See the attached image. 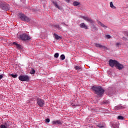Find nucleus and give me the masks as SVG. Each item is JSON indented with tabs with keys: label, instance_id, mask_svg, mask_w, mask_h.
Instances as JSON below:
<instances>
[{
	"label": "nucleus",
	"instance_id": "nucleus-19",
	"mask_svg": "<svg viewBox=\"0 0 128 128\" xmlns=\"http://www.w3.org/2000/svg\"><path fill=\"white\" fill-rule=\"evenodd\" d=\"M74 70H78V72H82V66H76L74 67Z\"/></svg>",
	"mask_w": 128,
	"mask_h": 128
},
{
	"label": "nucleus",
	"instance_id": "nucleus-39",
	"mask_svg": "<svg viewBox=\"0 0 128 128\" xmlns=\"http://www.w3.org/2000/svg\"><path fill=\"white\" fill-rule=\"evenodd\" d=\"M61 24H64V26H68L66 24V22H62Z\"/></svg>",
	"mask_w": 128,
	"mask_h": 128
},
{
	"label": "nucleus",
	"instance_id": "nucleus-32",
	"mask_svg": "<svg viewBox=\"0 0 128 128\" xmlns=\"http://www.w3.org/2000/svg\"><path fill=\"white\" fill-rule=\"evenodd\" d=\"M58 56H60V54H58V52L54 54V58H58Z\"/></svg>",
	"mask_w": 128,
	"mask_h": 128
},
{
	"label": "nucleus",
	"instance_id": "nucleus-34",
	"mask_svg": "<svg viewBox=\"0 0 128 128\" xmlns=\"http://www.w3.org/2000/svg\"><path fill=\"white\" fill-rule=\"evenodd\" d=\"M70 104L72 106H78L79 104H74V102H70Z\"/></svg>",
	"mask_w": 128,
	"mask_h": 128
},
{
	"label": "nucleus",
	"instance_id": "nucleus-14",
	"mask_svg": "<svg viewBox=\"0 0 128 128\" xmlns=\"http://www.w3.org/2000/svg\"><path fill=\"white\" fill-rule=\"evenodd\" d=\"M52 2L54 6H55L56 8H58V10H62V7L58 6V2H56V1L52 0Z\"/></svg>",
	"mask_w": 128,
	"mask_h": 128
},
{
	"label": "nucleus",
	"instance_id": "nucleus-37",
	"mask_svg": "<svg viewBox=\"0 0 128 128\" xmlns=\"http://www.w3.org/2000/svg\"><path fill=\"white\" fill-rule=\"evenodd\" d=\"M120 42H117L116 44V46H120Z\"/></svg>",
	"mask_w": 128,
	"mask_h": 128
},
{
	"label": "nucleus",
	"instance_id": "nucleus-28",
	"mask_svg": "<svg viewBox=\"0 0 128 128\" xmlns=\"http://www.w3.org/2000/svg\"><path fill=\"white\" fill-rule=\"evenodd\" d=\"M66 59V56H64V54H62L60 55V60H64Z\"/></svg>",
	"mask_w": 128,
	"mask_h": 128
},
{
	"label": "nucleus",
	"instance_id": "nucleus-24",
	"mask_svg": "<svg viewBox=\"0 0 128 128\" xmlns=\"http://www.w3.org/2000/svg\"><path fill=\"white\" fill-rule=\"evenodd\" d=\"M98 24H100L102 28H107L108 26H106V25H104V24L102 23V22L98 21Z\"/></svg>",
	"mask_w": 128,
	"mask_h": 128
},
{
	"label": "nucleus",
	"instance_id": "nucleus-41",
	"mask_svg": "<svg viewBox=\"0 0 128 128\" xmlns=\"http://www.w3.org/2000/svg\"><path fill=\"white\" fill-rule=\"evenodd\" d=\"M74 104H78L74 103Z\"/></svg>",
	"mask_w": 128,
	"mask_h": 128
},
{
	"label": "nucleus",
	"instance_id": "nucleus-30",
	"mask_svg": "<svg viewBox=\"0 0 128 128\" xmlns=\"http://www.w3.org/2000/svg\"><path fill=\"white\" fill-rule=\"evenodd\" d=\"M102 104H108L110 101H108V100H104L102 102Z\"/></svg>",
	"mask_w": 128,
	"mask_h": 128
},
{
	"label": "nucleus",
	"instance_id": "nucleus-13",
	"mask_svg": "<svg viewBox=\"0 0 128 128\" xmlns=\"http://www.w3.org/2000/svg\"><path fill=\"white\" fill-rule=\"evenodd\" d=\"M12 44L13 46H16V48L17 50H22V48H24V46H22V44H18L16 42H13Z\"/></svg>",
	"mask_w": 128,
	"mask_h": 128
},
{
	"label": "nucleus",
	"instance_id": "nucleus-35",
	"mask_svg": "<svg viewBox=\"0 0 128 128\" xmlns=\"http://www.w3.org/2000/svg\"><path fill=\"white\" fill-rule=\"evenodd\" d=\"M106 38H112V36H110V35H108V34H106Z\"/></svg>",
	"mask_w": 128,
	"mask_h": 128
},
{
	"label": "nucleus",
	"instance_id": "nucleus-36",
	"mask_svg": "<svg viewBox=\"0 0 128 128\" xmlns=\"http://www.w3.org/2000/svg\"><path fill=\"white\" fill-rule=\"evenodd\" d=\"M4 78V74H0V80H2Z\"/></svg>",
	"mask_w": 128,
	"mask_h": 128
},
{
	"label": "nucleus",
	"instance_id": "nucleus-18",
	"mask_svg": "<svg viewBox=\"0 0 128 128\" xmlns=\"http://www.w3.org/2000/svg\"><path fill=\"white\" fill-rule=\"evenodd\" d=\"M108 94L110 96H112L114 94V89L112 87H110L108 88Z\"/></svg>",
	"mask_w": 128,
	"mask_h": 128
},
{
	"label": "nucleus",
	"instance_id": "nucleus-26",
	"mask_svg": "<svg viewBox=\"0 0 128 128\" xmlns=\"http://www.w3.org/2000/svg\"><path fill=\"white\" fill-rule=\"evenodd\" d=\"M110 8H114V10H116V7L114 6V4H112V2H110Z\"/></svg>",
	"mask_w": 128,
	"mask_h": 128
},
{
	"label": "nucleus",
	"instance_id": "nucleus-12",
	"mask_svg": "<svg viewBox=\"0 0 128 128\" xmlns=\"http://www.w3.org/2000/svg\"><path fill=\"white\" fill-rule=\"evenodd\" d=\"M94 44L96 48H104V50H109L108 48V47L106 46H102L98 43H95Z\"/></svg>",
	"mask_w": 128,
	"mask_h": 128
},
{
	"label": "nucleus",
	"instance_id": "nucleus-10",
	"mask_svg": "<svg viewBox=\"0 0 128 128\" xmlns=\"http://www.w3.org/2000/svg\"><path fill=\"white\" fill-rule=\"evenodd\" d=\"M126 105H124V106H122V104H118L114 107V110H124V108H126Z\"/></svg>",
	"mask_w": 128,
	"mask_h": 128
},
{
	"label": "nucleus",
	"instance_id": "nucleus-11",
	"mask_svg": "<svg viewBox=\"0 0 128 128\" xmlns=\"http://www.w3.org/2000/svg\"><path fill=\"white\" fill-rule=\"evenodd\" d=\"M52 126H62V120H53L52 122Z\"/></svg>",
	"mask_w": 128,
	"mask_h": 128
},
{
	"label": "nucleus",
	"instance_id": "nucleus-22",
	"mask_svg": "<svg viewBox=\"0 0 128 128\" xmlns=\"http://www.w3.org/2000/svg\"><path fill=\"white\" fill-rule=\"evenodd\" d=\"M80 2L77 1H75L72 3V5L74 6H80Z\"/></svg>",
	"mask_w": 128,
	"mask_h": 128
},
{
	"label": "nucleus",
	"instance_id": "nucleus-6",
	"mask_svg": "<svg viewBox=\"0 0 128 128\" xmlns=\"http://www.w3.org/2000/svg\"><path fill=\"white\" fill-rule=\"evenodd\" d=\"M80 18H83V20H84L86 22H90V24H92V26L96 24V21H94V20L91 19L88 17L80 16Z\"/></svg>",
	"mask_w": 128,
	"mask_h": 128
},
{
	"label": "nucleus",
	"instance_id": "nucleus-7",
	"mask_svg": "<svg viewBox=\"0 0 128 128\" xmlns=\"http://www.w3.org/2000/svg\"><path fill=\"white\" fill-rule=\"evenodd\" d=\"M118 62V61L116 60L110 59L108 60V66L111 68H114V67L116 68Z\"/></svg>",
	"mask_w": 128,
	"mask_h": 128
},
{
	"label": "nucleus",
	"instance_id": "nucleus-31",
	"mask_svg": "<svg viewBox=\"0 0 128 128\" xmlns=\"http://www.w3.org/2000/svg\"><path fill=\"white\" fill-rule=\"evenodd\" d=\"M117 118H118V120H122L124 119V117L123 116H118Z\"/></svg>",
	"mask_w": 128,
	"mask_h": 128
},
{
	"label": "nucleus",
	"instance_id": "nucleus-4",
	"mask_svg": "<svg viewBox=\"0 0 128 128\" xmlns=\"http://www.w3.org/2000/svg\"><path fill=\"white\" fill-rule=\"evenodd\" d=\"M0 8L6 12L10 10V4H8L6 2H1L0 3Z\"/></svg>",
	"mask_w": 128,
	"mask_h": 128
},
{
	"label": "nucleus",
	"instance_id": "nucleus-21",
	"mask_svg": "<svg viewBox=\"0 0 128 128\" xmlns=\"http://www.w3.org/2000/svg\"><path fill=\"white\" fill-rule=\"evenodd\" d=\"M54 36L55 39L57 40H62V36H59L56 34L54 33Z\"/></svg>",
	"mask_w": 128,
	"mask_h": 128
},
{
	"label": "nucleus",
	"instance_id": "nucleus-23",
	"mask_svg": "<svg viewBox=\"0 0 128 128\" xmlns=\"http://www.w3.org/2000/svg\"><path fill=\"white\" fill-rule=\"evenodd\" d=\"M54 28H58V30H62V28L60 26V24H54Z\"/></svg>",
	"mask_w": 128,
	"mask_h": 128
},
{
	"label": "nucleus",
	"instance_id": "nucleus-40",
	"mask_svg": "<svg viewBox=\"0 0 128 128\" xmlns=\"http://www.w3.org/2000/svg\"><path fill=\"white\" fill-rule=\"evenodd\" d=\"M65 0L66 2H69L70 1V0Z\"/></svg>",
	"mask_w": 128,
	"mask_h": 128
},
{
	"label": "nucleus",
	"instance_id": "nucleus-42",
	"mask_svg": "<svg viewBox=\"0 0 128 128\" xmlns=\"http://www.w3.org/2000/svg\"><path fill=\"white\" fill-rule=\"evenodd\" d=\"M34 10V12H36V10Z\"/></svg>",
	"mask_w": 128,
	"mask_h": 128
},
{
	"label": "nucleus",
	"instance_id": "nucleus-27",
	"mask_svg": "<svg viewBox=\"0 0 128 128\" xmlns=\"http://www.w3.org/2000/svg\"><path fill=\"white\" fill-rule=\"evenodd\" d=\"M30 74H36V70L33 68H31V70L30 72Z\"/></svg>",
	"mask_w": 128,
	"mask_h": 128
},
{
	"label": "nucleus",
	"instance_id": "nucleus-20",
	"mask_svg": "<svg viewBox=\"0 0 128 128\" xmlns=\"http://www.w3.org/2000/svg\"><path fill=\"white\" fill-rule=\"evenodd\" d=\"M98 28H96V26H95V24L92 25L91 26L92 32H98Z\"/></svg>",
	"mask_w": 128,
	"mask_h": 128
},
{
	"label": "nucleus",
	"instance_id": "nucleus-2",
	"mask_svg": "<svg viewBox=\"0 0 128 128\" xmlns=\"http://www.w3.org/2000/svg\"><path fill=\"white\" fill-rule=\"evenodd\" d=\"M18 16L22 22H30V18L22 13H18Z\"/></svg>",
	"mask_w": 128,
	"mask_h": 128
},
{
	"label": "nucleus",
	"instance_id": "nucleus-29",
	"mask_svg": "<svg viewBox=\"0 0 128 128\" xmlns=\"http://www.w3.org/2000/svg\"><path fill=\"white\" fill-rule=\"evenodd\" d=\"M10 76L14 78H18V74H10Z\"/></svg>",
	"mask_w": 128,
	"mask_h": 128
},
{
	"label": "nucleus",
	"instance_id": "nucleus-43",
	"mask_svg": "<svg viewBox=\"0 0 128 128\" xmlns=\"http://www.w3.org/2000/svg\"><path fill=\"white\" fill-rule=\"evenodd\" d=\"M0 126H2V124H0Z\"/></svg>",
	"mask_w": 128,
	"mask_h": 128
},
{
	"label": "nucleus",
	"instance_id": "nucleus-9",
	"mask_svg": "<svg viewBox=\"0 0 128 128\" xmlns=\"http://www.w3.org/2000/svg\"><path fill=\"white\" fill-rule=\"evenodd\" d=\"M10 124H12V122H10V121H6L3 123V124L0 125V128H10Z\"/></svg>",
	"mask_w": 128,
	"mask_h": 128
},
{
	"label": "nucleus",
	"instance_id": "nucleus-15",
	"mask_svg": "<svg viewBox=\"0 0 128 128\" xmlns=\"http://www.w3.org/2000/svg\"><path fill=\"white\" fill-rule=\"evenodd\" d=\"M110 126L111 128H120V126L118 125V122H110Z\"/></svg>",
	"mask_w": 128,
	"mask_h": 128
},
{
	"label": "nucleus",
	"instance_id": "nucleus-5",
	"mask_svg": "<svg viewBox=\"0 0 128 128\" xmlns=\"http://www.w3.org/2000/svg\"><path fill=\"white\" fill-rule=\"evenodd\" d=\"M36 104H38L40 108H44L46 102L44 99H42L38 97L36 100Z\"/></svg>",
	"mask_w": 128,
	"mask_h": 128
},
{
	"label": "nucleus",
	"instance_id": "nucleus-33",
	"mask_svg": "<svg viewBox=\"0 0 128 128\" xmlns=\"http://www.w3.org/2000/svg\"><path fill=\"white\" fill-rule=\"evenodd\" d=\"M50 122V120L48 118H47L45 120V122H46V124H48Z\"/></svg>",
	"mask_w": 128,
	"mask_h": 128
},
{
	"label": "nucleus",
	"instance_id": "nucleus-3",
	"mask_svg": "<svg viewBox=\"0 0 128 128\" xmlns=\"http://www.w3.org/2000/svg\"><path fill=\"white\" fill-rule=\"evenodd\" d=\"M18 80L20 82H28L30 80V76L26 74H22L18 76Z\"/></svg>",
	"mask_w": 128,
	"mask_h": 128
},
{
	"label": "nucleus",
	"instance_id": "nucleus-16",
	"mask_svg": "<svg viewBox=\"0 0 128 128\" xmlns=\"http://www.w3.org/2000/svg\"><path fill=\"white\" fill-rule=\"evenodd\" d=\"M116 68L118 70H122V68H124V65H122L120 63L118 62L117 63V65H116Z\"/></svg>",
	"mask_w": 128,
	"mask_h": 128
},
{
	"label": "nucleus",
	"instance_id": "nucleus-8",
	"mask_svg": "<svg viewBox=\"0 0 128 128\" xmlns=\"http://www.w3.org/2000/svg\"><path fill=\"white\" fill-rule=\"evenodd\" d=\"M20 38L22 40L23 42H26V40H30V36H28L26 34H23L20 35Z\"/></svg>",
	"mask_w": 128,
	"mask_h": 128
},
{
	"label": "nucleus",
	"instance_id": "nucleus-38",
	"mask_svg": "<svg viewBox=\"0 0 128 128\" xmlns=\"http://www.w3.org/2000/svg\"><path fill=\"white\" fill-rule=\"evenodd\" d=\"M125 34H126V36H127L128 37V32H124Z\"/></svg>",
	"mask_w": 128,
	"mask_h": 128
},
{
	"label": "nucleus",
	"instance_id": "nucleus-25",
	"mask_svg": "<svg viewBox=\"0 0 128 128\" xmlns=\"http://www.w3.org/2000/svg\"><path fill=\"white\" fill-rule=\"evenodd\" d=\"M97 126L100 128H104V125L102 123L98 124Z\"/></svg>",
	"mask_w": 128,
	"mask_h": 128
},
{
	"label": "nucleus",
	"instance_id": "nucleus-17",
	"mask_svg": "<svg viewBox=\"0 0 128 128\" xmlns=\"http://www.w3.org/2000/svg\"><path fill=\"white\" fill-rule=\"evenodd\" d=\"M79 26L80 28H84V30H88V25L86 24V23L82 22L80 24Z\"/></svg>",
	"mask_w": 128,
	"mask_h": 128
},
{
	"label": "nucleus",
	"instance_id": "nucleus-1",
	"mask_svg": "<svg viewBox=\"0 0 128 128\" xmlns=\"http://www.w3.org/2000/svg\"><path fill=\"white\" fill-rule=\"evenodd\" d=\"M91 89L93 92H95V94L98 96L99 98H102L104 94V90L102 88V86H92Z\"/></svg>",
	"mask_w": 128,
	"mask_h": 128
}]
</instances>
